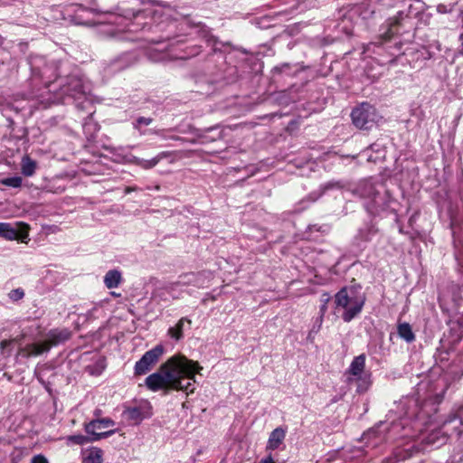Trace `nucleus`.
<instances>
[{"label": "nucleus", "instance_id": "473e14b6", "mask_svg": "<svg viewBox=\"0 0 463 463\" xmlns=\"http://www.w3.org/2000/svg\"><path fill=\"white\" fill-rule=\"evenodd\" d=\"M8 297L13 301H18L24 297V291L22 288H15L9 292Z\"/></svg>", "mask_w": 463, "mask_h": 463}, {"label": "nucleus", "instance_id": "ddd939ff", "mask_svg": "<svg viewBox=\"0 0 463 463\" xmlns=\"http://www.w3.org/2000/svg\"><path fill=\"white\" fill-rule=\"evenodd\" d=\"M364 154H366L367 161L376 163L385 157V148L383 145L375 142L364 150Z\"/></svg>", "mask_w": 463, "mask_h": 463}, {"label": "nucleus", "instance_id": "423d86ee", "mask_svg": "<svg viewBox=\"0 0 463 463\" xmlns=\"http://www.w3.org/2000/svg\"><path fill=\"white\" fill-rule=\"evenodd\" d=\"M164 354V347L157 345L146 352L142 357L136 363L134 371L136 375H143L148 373L152 367L158 362Z\"/></svg>", "mask_w": 463, "mask_h": 463}, {"label": "nucleus", "instance_id": "f3484780", "mask_svg": "<svg viewBox=\"0 0 463 463\" xmlns=\"http://www.w3.org/2000/svg\"><path fill=\"white\" fill-rule=\"evenodd\" d=\"M172 152L163 151L150 160L135 157L134 162L136 163V165L144 169H150L155 167L162 159L170 156Z\"/></svg>", "mask_w": 463, "mask_h": 463}, {"label": "nucleus", "instance_id": "2eb2a0df", "mask_svg": "<svg viewBox=\"0 0 463 463\" xmlns=\"http://www.w3.org/2000/svg\"><path fill=\"white\" fill-rule=\"evenodd\" d=\"M365 354H361L355 356L347 369L348 377H355L364 373Z\"/></svg>", "mask_w": 463, "mask_h": 463}, {"label": "nucleus", "instance_id": "9b49d317", "mask_svg": "<svg viewBox=\"0 0 463 463\" xmlns=\"http://www.w3.org/2000/svg\"><path fill=\"white\" fill-rule=\"evenodd\" d=\"M71 337V331L66 328H54L50 330L46 335L45 344L52 346H56L69 340Z\"/></svg>", "mask_w": 463, "mask_h": 463}, {"label": "nucleus", "instance_id": "f257e3e1", "mask_svg": "<svg viewBox=\"0 0 463 463\" xmlns=\"http://www.w3.org/2000/svg\"><path fill=\"white\" fill-rule=\"evenodd\" d=\"M29 64L32 81L43 84L42 93L33 94L34 98L41 99V102L64 103L67 99H72L78 109H85L91 106L90 84L82 76L71 73L61 77L58 65L55 62L47 63L44 57L40 55L31 56Z\"/></svg>", "mask_w": 463, "mask_h": 463}, {"label": "nucleus", "instance_id": "5fc2aeb1", "mask_svg": "<svg viewBox=\"0 0 463 463\" xmlns=\"http://www.w3.org/2000/svg\"><path fill=\"white\" fill-rule=\"evenodd\" d=\"M4 43V38L0 35V44Z\"/></svg>", "mask_w": 463, "mask_h": 463}, {"label": "nucleus", "instance_id": "7ed1b4c3", "mask_svg": "<svg viewBox=\"0 0 463 463\" xmlns=\"http://www.w3.org/2000/svg\"><path fill=\"white\" fill-rule=\"evenodd\" d=\"M354 194L366 201L364 207L370 214H379L389 207V195L381 193L370 179L359 182Z\"/></svg>", "mask_w": 463, "mask_h": 463}, {"label": "nucleus", "instance_id": "4c0bfd02", "mask_svg": "<svg viewBox=\"0 0 463 463\" xmlns=\"http://www.w3.org/2000/svg\"><path fill=\"white\" fill-rule=\"evenodd\" d=\"M198 275L195 273H190L184 276V279H187L183 283L184 284H196V279Z\"/></svg>", "mask_w": 463, "mask_h": 463}, {"label": "nucleus", "instance_id": "1a4fd4ad", "mask_svg": "<svg viewBox=\"0 0 463 463\" xmlns=\"http://www.w3.org/2000/svg\"><path fill=\"white\" fill-rule=\"evenodd\" d=\"M405 15L403 12H399L395 16L389 18L381 27L380 43L390 41L394 35L400 33V27Z\"/></svg>", "mask_w": 463, "mask_h": 463}, {"label": "nucleus", "instance_id": "5701e85b", "mask_svg": "<svg viewBox=\"0 0 463 463\" xmlns=\"http://www.w3.org/2000/svg\"><path fill=\"white\" fill-rule=\"evenodd\" d=\"M185 322L191 324L190 319L182 317L175 326L168 329L169 335L175 340H180L183 337V329Z\"/></svg>", "mask_w": 463, "mask_h": 463}, {"label": "nucleus", "instance_id": "c9c22d12", "mask_svg": "<svg viewBox=\"0 0 463 463\" xmlns=\"http://www.w3.org/2000/svg\"><path fill=\"white\" fill-rule=\"evenodd\" d=\"M142 12L140 10L135 11L134 9H124L122 15L126 18L136 17L139 15Z\"/></svg>", "mask_w": 463, "mask_h": 463}, {"label": "nucleus", "instance_id": "4d7b16f0", "mask_svg": "<svg viewBox=\"0 0 463 463\" xmlns=\"http://www.w3.org/2000/svg\"><path fill=\"white\" fill-rule=\"evenodd\" d=\"M307 240H313V238H311L310 236H307Z\"/></svg>", "mask_w": 463, "mask_h": 463}, {"label": "nucleus", "instance_id": "c85d7f7f", "mask_svg": "<svg viewBox=\"0 0 463 463\" xmlns=\"http://www.w3.org/2000/svg\"><path fill=\"white\" fill-rule=\"evenodd\" d=\"M23 179L20 176H12L0 180V183L5 186L18 188L22 185Z\"/></svg>", "mask_w": 463, "mask_h": 463}, {"label": "nucleus", "instance_id": "4be33fe9", "mask_svg": "<svg viewBox=\"0 0 463 463\" xmlns=\"http://www.w3.org/2000/svg\"><path fill=\"white\" fill-rule=\"evenodd\" d=\"M397 333L401 338L407 343H411L415 340V335L412 332L411 326L409 323H401L397 326Z\"/></svg>", "mask_w": 463, "mask_h": 463}, {"label": "nucleus", "instance_id": "72a5a7b5", "mask_svg": "<svg viewBox=\"0 0 463 463\" xmlns=\"http://www.w3.org/2000/svg\"><path fill=\"white\" fill-rule=\"evenodd\" d=\"M453 300L458 302L463 300V286H453Z\"/></svg>", "mask_w": 463, "mask_h": 463}, {"label": "nucleus", "instance_id": "0eeeda50", "mask_svg": "<svg viewBox=\"0 0 463 463\" xmlns=\"http://www.w3.org/2000/svg\"><path fill=\"white\" fill-rule=\"evenodd\" d=\"M114 425L115 421L110 418L93 419L92 420L85 424L84 430L88 435L91 436L92 440L98 441L101 439L108 438L115 433L114 430H110L108 431L98 430L113 427Z\"/></svg>", "mask_w": 463, "mask_h": 463}, {"label": "nucleus", "instance_id": "2f4dec72", "mask_svg": "<svg viewBox=\"0 0 463 463\" xmlns=\"http://www.w3.org/2000/svg\"><path fill=\"white\" fill-rule=\"evenodd\" d=\"M344 187V184L341 181H329L322 185L323 192L331 189H341Z\"/></svg>", "mask_w": 463, "mask_h": 463}, {"label": "nucleus", "instance_id": "dca6fc26", "mask_svg": "<svg viewBox=\"0 0 463 463\" xmlns=\"http://www.w3.org/2000/svg\"><path fill=\"white\" fill-rule=\"evenodd\" d=\"M172 152L163 151L150 160L135 157L134 162L136 163V165L144 169H150L155 167L162 159L170 156Z\"/></svg>", "mask_w": 463, "mask_h": 463}, {"label": "nucleus", "instance_id": "bb28decb", "mask_svg": "<svg viewBox=\"0 0 463 463\" xmlns=\"http://www.w3.org/2000/svg\"><path fill=\"white\" fill-rule=\"evenodd\" d=\"M331 300V296L327 292H324L320 296V307H319V322L320 324L323 321V317L326 313L327 310V304Z\"/></svg>", "mask_w": 463, "mask_h": 463}, {"label": "nucleus", "instance_id": "7c9ffc66", "mask_svg": "<svg viewBox=\"0 0 463 463\" xmlns=\"http://www.w3.org/2000/svg\"><path fill=\"white\" fill-rule=\"evenodd\" d=\"M291 64L290 63H288V62H285V63H282L280 65H278L276 67H274L273 69V71L275 73H285L287 75H290L291 74Z\"/></svg>", "mask_w": 463, "mask_h": 463}, {"label": "nucleus", "instance_id": "864d4df0", "mask_svg": "<svg viewBox=\"0 0 463 463\" xmlns=\"http://www.w3.org/2000/svg\"><path fill=\"white\" fill-rule=\"evenodd\" d=\"M89 127H90V125L89 123H85L84 124V128L87 129Z\"/></svg>", "mask_w": 463, "mask_h": 463}, {"label": "nucleus", "instance_id": "412c9836", "mask_svg": "<svg viewBox=\"0 0 463 463\" xmlns=\"http://www.w3.org/2000/svg\"><path fill=\"white\" fill-rule=\"evenodd\" d=\"M121 280V273L117 269L109 270L104 277V284L109 289L118 288Z\"/></svg>", "mask_w": 463, "mask_h": 463}, {"label": "nucleus", "instance_id": "a878e982", "mask_svg": "<svg viewBox=\"0 0 463 463\" xmlns=\"http://www.w3.org/2000/svg\"><path fill=\"white\" fill-rule=\"evenodd\" d=\"M377 232L378 230L373 225H368L359 230L357 237L359 240L364 242H368L372 241L373 237L376 235Z\"/></svg>", "mask_w": 463, "mask_h": 463}, {"label": "nucleus", "instance_id": "9d476101", "mask_svg": "<svg viewBox=\"0 0 463 463\" xmlns=\"http://www.w3.org/2000/svg\"><path fill=\"white\" fill-rule=\"evenodd\" d=\"M137 58L135 52H124L117 58L113 59L105 68V71L109 74H113L132 66L137 62Z\"/></svg>", "mask_w": 463, "mask_h": 463}, {"label": "nucleus", "instance_id": "8fccbe9b", "mask_svg": "<svg viewBox=\"0 0 463 463\" xmlns=\"http://www.w3.org/2000/svg\"><path fill=\"white\" fill-rule=\"evenodd\" d=\"M135 190H136L135 187H127L125 193L129 194L130 192L135 191Z\"/></svg>", "mask_w": 463, "mask_h": 463}, {"label": "nucleus", "instance_id": "603ef678", "mask_svg": "<svg viewBox=\"0 0 463 463\" xmlns=\"http://www.w3.org/2000/svg\"><path fill=\"white\" fill-rule=\"evenodd\" d=\"M458 264L461 266L462 268V272H463V260H460V259H458Z\"/></svg>", "mask_w": 463, "mask_h": 463}, {"label": "nucleus", "instance_id": "de8ad7c7", "mask_svg": "<svg viewBox=\"0 0 463 463\" xmlns=\"http://www.w3.org/2000/svg\"><path fill=\"white\" fill-rule=\"evenodd\" d=\"M149 42L153 44H160L162 43H164V40L162 38H159V39H151L149 40Z\"/></svg>", "mask_w": 463, "mask_h": 463}, {"label": "nucleus", "instance_id": "a19ab883", "mask_svg": "<svg viewBox=\"0 0 463 463\" xmlns=\"http://www.w3.org/2000/svg\"><path fill=\"white\" fill-rule=\"evenodd\" d=\"M437 355L440 358V360H448L449 353L444 351L443 349H437Z\"/></svg>", "mask_w": 463, "mask_h": 463}, {"label": "nucleus", "instance_id": "6e6d98bb", "mask_svg": "<svg viewBox=\"0 0 463 463\" xmlns=\"http://www.w3.org/2000/svg\"><path fill=\"white\" fill-rule=\"evenodd\" d=\"M458 432L459 434H460V433H462V432H463V429L458 430Z\"/></svg>", "mask_w": 463, "mask_h": 463}, {"label": "nucleus", "instance_id": "393cba45", "mask_svg": "<svg viewBox=\"0 0 463 463\" xmlns=\"http://www.w3.org/2000/svg\"><path fill=\"white\" fill-rule=\"evenodd\" d=\"M103 451L99 448L91 449L83 458V463H102Z\"/></svg>", "mask_w": 463, "mask_h": 463}, {"label": "nucleus", "instance_id": "4468645a", "mask_svg": "<svg viewBox=\"0 0 463 463\" xmlns=\"http://www.w3.org/2000/svg\"><path fill=\"white\" fill-rule=\"evenodd\" d=\"M347 383L349 384L355 383L356 384V392L358 393L365 392L369 389V387L372 383L371 373H364L359 376L348 377Z\"/></svg>", "mask_w": 463, "mask_h": 463}, {"label": "nucleus", "instance_id": "39448f33", "mask_svg": "<svg viewBox=\"0 0 463 463\" xmlns=\"http://www.w3.org/2000/svg\"><path fill=\"white\" fill-rule=\"evenodd\" d=\"M351 118L356 128L364 130L371 129L381 119L377 109L365 102L352 110Z\"/></svg>", "mask_w": 463, "mask_h": 463}, {"label": "nucleus", "instance_id": "ea45409f", "mask_svg": "<svg viewBox=\"0 0 463 463\" xmlns=\"http://www.w3.org/2000/svg\"><path fill=\"white\" fill-rule=\"evenodd\" d=\"M165 131L166 130H165V129H151L150 133L156 135V136L162 137L163 139H167V137L165 135Z\"/></svg>", "mask_w": 463, "mask_h": 463}, {"label": "nucleus", "instance_id": "f03ea898", "mask_svg": "<svg viewBox=\"0 0 463 463\" xmlns=\"http://www.w3.org/2000/svg\"><path fill=\"white\" fill-rule=\"evenodd\" d=\"M203 367L196 361L190 360L181 354L168 358L159 370L146 378V385L153 392L165 390L182 391L186 395L194 392L196 374H201Z\"/></svg>", "mask_w": 463, "mask_h": 463}, {"label": "nucleus", "instance_id": "e433bc0d", "mask_svg": "<svg viewBox=\"0 0 463 463\" xmlns=\"http://www.w3.org/2000/svg\"><path fill=\"white\" fill-rule=\"evenodd\" d=\"M199 137L204 139L205 141H215L218 139H222L223 137L222 130H220L214 137H209L206 135H198Z\"/></svg>", "mask_w": 463, "mask_h": 463}, {"label": "nucleus", "instance_id": "79ce46f5", "mask_svg": "<svg viewBox=\"0 0 463 463\" xmlns=\"http://www.w3.org/2000/svg\"><path fill=\"white\" fill-rule=\"evenodd\" d=\"M11 345V341L9 340H3L0 343V350L3 354H5V349Z\"/></svg>", "mask_w": 463, "mask_h": 463}, {"label": "nucleus", "instance_id": "a211bd4d", "mask_svg": "<svg viewBox=\"0 0 463 463\" xmlns=\"http://www.w3.org/2000/svg\"><path fill=\"white\" fill-rule=\"evenodd\" d=\"M172 152L163 151L150 160L135 157L134 162L136 163V165L144 169H150L155 167L162 159L170 156Z\"/></svg>", "mask_w": 463, "mask_h": 463}, {"label": "nucleus", "instance_id": "13d9d810", "mask_svg": "<svg viewBox=\"0 0 463 463\" xmlns=\"http://www.w3.org/2000/svg\"><path fill=\"white\" fill-rule=\"evenodd\" d=\"M460 39L463 40V34H460Z\"/></svg>", "mask_w": 463, "mask_h": 463}, {"label": "nucleus", "instance_id": "f8f14e48", "mask_svg": "<svg viewBox=\"0 0 463 463\" xmlns=\"http://www.w3.org/2000/svg\"><path fill=\"white\" fill-rule=\"evenodd\" d=\"M123 415L128 420L132 421L135 424L140 423L144 419L150 416L147 406H135L127 408L123 411Z\"/></svg>", "mask_w": 463, "mask_h": 463}, {"label": "nucleus", "instance_id": "aec40b11", "mask_svg": "<svg viewBox=\"0 0 463 463\" xmlns=\"http://www.w3.org/2000/svg\"><path fill=\"white\" fill-rule=\"evenodd\" d=\"M50 350V345L45 344V342H38L28 344L24 346V352L26 356H38L43 354V353H47Z\"/></svg>", "mask_w": 463, "mask_h": 463}, {"label": "nucleus", "instance_id": "c03bdc74", "mask_svg": "<svg viewBox=\"0 0 463 463\" xmlns=\"http://www.w3.org/2000/svg\"><path fill=\"white\" fill-rule=\"evenodd\" d=\"M260 463H275L272 456L269 454L268 457L260 459Z\"/></svg>", "mask_w": 463, "mask_h": 463}, {"label": "nucleus", "instance_id": "6e6552de", "mask_svg": "<svg viewBox=\"0 0 463 463\" xmlns=\"http://www.w3.org/2000/svg\"><path fill=\"white\" fill-rule=\"evenodd\" d=\"M28 225L23 222H0V237L6 240H21L24 241V239L28 236Z\"/></svg>", "mask_w": 463, "mask_h": 463}, {"label": "nucleus", "instance_id": "f704fd0d", "mask_svg": "<svg viewBox=\"0 0 463 463\" xmlns=\"http://www.w3.org/2000/svg\"><path fill=\"white\" fill-rule=\"evenodd\" d=\"M313 231L318 232H326L328 231V227L324 226H318L317 224L309 225L307 227V232H312Z\"/></svg>", "mask_w": 463, "mask_h": 463}, {"label": "nucleus", "instance_id": "6ab92c4d", "mask_svg": "<svg viewBox=\"0 0 463 463\" xmlns=\"http://www.w3.org/2000/svg\"><path fill=\"white\" fill-rule=\"evenodd\" d=\"M286 437L285 430L279 427L273 430L269 435L267 448L268 450H274L279 448V446L283 442Z\"/></svg>", "mask_w": 463, "mask_h": 463}, {"label": "nucleus", "instance_id": "b1692460", "mask_svg": "<svg viewBox=\"0 0 463 463\" xmlns=\"http://www.w3.org/2000/svg\"><path fill=\"white\" fill-rule=\"evenodd\" d=\"M21 166L24 175L32 176L36 169V162L30 158L28 156H25L22 159Z\"/></svg>", "mask_w": 463, "mask_h": 463}, {"label": "nucleus", "instance_id": "09e8293b", "mask_svg": "<svg viewBox=\"0 0 463 463\" xmlns=\"http://www.w3.org/2000/svg\"><path fill=\"white\" fill-rule=\"evenodd\" d=\"M217 128H218L217 126L211 127V128H206L205 132H211V131L216 130Z\"/></svg>", "mask_w": 463, "mask_h": 463}, {"label": "nucleus", "instance_id": "a18cd8bd", "mask_svg": "<svg viewBox=\"0 0 463 463\" xmlns=\"http://www.w3.org/2000/svg\"><path fill=\"white\" fill-rule=\"evenodd\" d=\"M102 414V411L99 408L95 409L93 411V415L95 419H99V416Z\"/></svg>", "mask_w": 463, "mask_h": 463}, {"label": "nucleus", "instance_id": "58836bf2", "mask_svg": "<svg viewBox=\"0 0 463 463\" xmlns=\"http://www.w3.org/2000/svg\"><path fill=\"white\" fill-rule=\"evenodd\" d=\"M31 463H49V461L43 455L38 454L32 458Z\"/></svg>", "mask_w": 463, "mask_h": 463}, {"label": "nucleus", "instance_id": "20e7f679", "mask_svg": "<svg viewBox=\"0 0 463 463\" xmlns=\"http://www.w3.org/2000/svg\"><path fill=\"white\" fill-rule=\"evenodd\" d=\"M364 302V297L359 295L354 287H344L335 295V308L345 310L342 318L346 323L361 313Z\"/></svg>", "mask_w": 463, "mask_h": 463}, {"label": "nucleus", "instance_id": "c756f323", "mask_svg": "<svg viewBox=\"0 0 463 463\" xmlns=\"http://www.w3.org/2000/svg\"><path fill=\"white\" fill-rule=\"evenodd\" d=\"M153 122L152 118H146V117H138L133 123V128L139 131L141 135H144L145 132L141 131L140 128L141 126H148Z\"/></svg>", "mask_w": 463, "mask_h": 463}, {"label": "nucleus", "instance_id": "cd10ccee", "mask_svg": "<svg viewBox=\"0 0 463 463\" xmlns=\"http://www.w3.org/2000/svg\"><path fill=\"white\" fill-rule=\"evenodd\" d=\"M68 441L77 444V445H84L89 442H95V440L91 439V436H84L81 434L71 435L67 438Z\"/></svg>", "mask_w": 463, "mask_h": 463}, {"label": "nucleus", "instance_id": "3c124183", "mask_svg": "<svg viewBox=\"0 0 463 463\" xmlns=\"http://www.w3.org/2000/svg\"><path fill=\"white\" fill-rule=\"evenodd\" d=\"M169 138L173 139V140H182L183 139L181 137H178V136H173V137H171Z\"/></svg>", "mask_w": 463, "mask_h": 463}, {"label": "nucleus", "instance_id": "49530a36", "mask_svg": "<svg viewBox=\"0 0 463 463\" xmlns=\"http://www.w3.org/2000/svg\"><path fill=\"white\" fill-rule=\"evenodd\" d=\"M375 433H376L375 430H370V431H368V433L364 434V436H365L364 439H367L369 440L373 436L375 435Z\"/></svg>", "mask_w": 463, "mask_h": 463}, {"label": "nucleus", "instance_id": "37998d69", "mask_svg": "<svg viewBox=\"0 0 463 463\" xmlns=\"http://www.w3.org/2000/svg\"><path fill=\"white\" fill-rule=\"evenodd\" d=\"M437 11L440 14H446L449 12V9L447 5L440 4L437 6Z\"/></svg>", "mask_w": 463, "mask_h": 463}]
</instances>
